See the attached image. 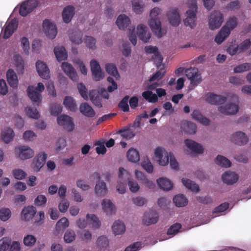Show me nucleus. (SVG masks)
Wrapping results in <instances>:
<instances>
[{
	"label": "nucleus",
	"mask_w": 251,
	"mask_h": 251,
	"mask_svg": "<svg viewBox=\"0 0 251 251\" xmlns=\"http://www.w3.org/2000/svg\"><path fill=\"white\" fill-rule=\"evenodd\" d=\"M69 225V223L68 220L66 217H63L56 223V228L57 230H60L61 228H66Z\"/></svg>",
	"instance_id": "54"
},
{
	"label": "nucleus",
	"mask_w": 251,
	"mask_h": 251,
	"mask_svg": "<svg viewBox=\"0 0 251 251\" xmlns=\"http://www.w3.org/2000/svg\"><path fill=\"white\" fill-rule=\"evenodd\" d=\"M229 34V29L226 27H223L218 34L216 36L215 41L217 44H220Z\"/></svg>",
	"instance_id": "34"
},
{
	"label": "nucleus",
	"mask_w": 251,
	"mask_h": 251,
	"mask_svg": "<svg viewBox=\"0 0 251 251\" xmlns=\"http://www.w3.org/2000/svg\"><path fill=\"white\" fill-rule=\"evenodd\" d=\"M11 211L9 208H3L0 210V219L3 221H6L10 217Z\"/></svg>",
	"instance_id": "60"
},
{
	"label": "nucleus",
	"mask_w": 251,
	"mask_h": 251,
	"mask_svg": "<svg viewBox=\"0 0 251 251\" xmlns=\"http://www.w3.org/2000/svg\"><path fill=\"white\" fill-rule=\"evenodd\" d=\"M137 34L139 39L145 43H147L151 37V33L147 32V26L142 24L137 26Z\"/></svg>",
	"instance_id": "18"
},
{
	"label": "nucleus",
	"mask_w": 251,
	"mask_h": 251,
	"mask_svg": "<svg viewBox=\"0 0 251 251\" xmlns=\"http://www.w3.org/2000/svg\"><path fill=\"white\" fill-rule=\"evenodd\" d=\"M182 182L187 188L191 190L192 191L198 192L199 190L198 185L189 179L183 178L182 179Z\"/></svg>",
	"instance_id": "43"
},
{
	"label": "nucleus",
	"mask_w": 251,
	"mask_h": 251,
	"mask_svg": "<svg viewBox=\"0 0 251 251\" xmlns=\"http://www.w3.org/2000/svg\"><path fill=\"white\" fill-rule=\"evenodd\" d=\"M75 14L74 6L69 5L64 8L62 12V18L65 23H69L72 20Z\"/></svg>",
	"instance_id": "26"
},
{
	"label": "nucleus",
	"mask_w": 251,
	"mask_h": 251,
	"mask_svg": "<svg viewBox=\"0 0 251 251\" xmlns=\"http://www.w3.org/2000/svg\"><path fill=\"white\" fill-rule=\"evenodd\" d=\"M164 64H159L158 66H157L158 68H160V70L157 71L149 79L150 81H153L155 80H159L162 77L165 73V71L163 67H164Z\"/></svg>",
	"instance_id": "48"
},
{
	"label": "nucleus",
	"mask_w": 251,
	"mask_h": 251,
	"mask_svg": "<svg viewBox=\"0 0 251 251\" xmlns=\"http://www.w3.org/2000/svg\"><path fill=\"white\" fill-rule=\"evenodd\" d=\"M237 25V19L234 17H230L226 23V25L223 27H226L229 29L230 32L231 30L234 29Z\"/></svg>",
	"instance_id": "58"
},
{
	"label": "nucleus",
	"mask_w": 251,
	"mask_h": 251,
	"mask_svg": "<svg viewBox=\"0 0 251 251\" xmlns=\"http://www.w3.org/2000/svg\"><path fill=\"white\" fill-rule=\"evenodd\" d=\"M116 23L120 29L125 30L129 26L131 22L128 17L123 14L118 16Z\"/></svg>",
	"instance_id": "25"
},
{
	"label": "nucleus",
	"mask_w": 251,
	"mask_h": 251,
	"mask_svg": "<svg viewBox=\"0 0 251 251\" xmlns=\"http://www.w3.org/2000/svg\"><path fill=\"white\" fill-rule=\"evenodd\" d=\"M224 22V15L219 11H214L209 19V27L211 30H214L221 26Z\"/></svg>",
	"instance_id": "5"
},
{
	"label": "nucleus",
	"mask_w": 251,
	"mask_h": 251,
	"mask_svg": "<svg viewBox=\"0 0 251 251\" xmlns=\"http://www.w3.org/2000/svg\"><path fill=\"white\" fill-rule=\"evenodd\" d=\"M157 183L160 188L163 190L169 191L173 187V183L166 178H159L157 179Z\"/></svg>",
	"instance_id": "39"
},
{
	"label": "nucleus",
	"mask_w": 251,
	"mask_h": 251,
	"mask_svg": "<svg viewBox=\"0 0 251 251\" xmlns=\"http://www.w3.org/2000/svg\"><path fill=\"white\" fill-rule=\"evenodd\" d=\"M205 100L211 104L219 105L224 103L226 100V98L213 93H208L206 95Z\"/></svg>",
	"instance_id": "14"
},
{
	"label": "nucleus",
	"mask_w": 251,
	"mask_h": 251,
	"mask_svg": "<svg viewBox=\"0 0 251 251\" xmlns=\"http://www.w3.org/2000/svg\"><path fill=\"white\" fill-rule=\"evenodd\" d=\"M7 81L10 86L13 88H17L18 85L17 75L12 69H9L6 73Z\"/></svg>",
	"instance_id": "21"
},
{
	"label": "nucleus",
	"mask_w": 251,
	"mask_h": 251,
	"mask_svg": "<svg viewBox=\"0 0 251 251\" xmlns=\"http://www.w3.org/2000/svg\"><path fill=\"white\" fill-rule=\"evenodd\" d=\"M197 6L196 0L192 1L191 7L186 12L187 17L184 20V24L186 26H189L194 28L196 25Z\"/></svg>",
	"instance_id": "4"
},
{
	"label": "nucleus",
	"mask_w": 251,
	"mask_h": 251,
	"mask_svg": "<svg viewBox=\"0 0 251 251\" xmlns=\"http://www.w3.org/2000/svg\"><path fill=\"white\" fill-rule=\"evenodd\" d=\"M24 244L27 247H32L36 242V238L32 235H27L24 238Z\"/></svg>",
	"instance_id": "53"
},
{
	"label": "nucleus",
	"mask_w": 251,
	"mask_h": 251,
	"mask_svg": "<svg viewBox=\"0 0 251 251\" xmlns=\"http://www.w3.org/2000/svg\"><path fill=\"white\" fill-rule=\"evenodd\" d=\"M57 121L59 126H62L68 131H72L74 129L73 119L69 116L62 115L57 118Z\"/></svg>",
	"instance_id": "9"
},
{
	"label": "nucleus",
	"mask_w": 251,
	"mask_h": 251,
	"mask_svg": "<svg viewBox=\"0 0 251 251\" xmlns=\"http://www.w3.org/2000/svg\"><path fill=\"white\" fill-rule=\"evenodd\" d=\"M96 244L100 250H105L109 246V240L106 237L100 236L98 238Z\"/></svg>",
	"instance_id": "45"
},
{
	"label": "nucleus",
	"mask_w": 251,
	"mask_h": 251,
	"mask_svg": "<svg viewBox=\"0 0 251 251\" xmlns=\"http://www.w3.org/2000/svg\"><path fill=\"white\" fill-rule=\"evenodd\" d=\"M129 96H126L119 102L118 106L124 112H128L129 110V106L128 104V101L129 99Z\"/></svg>",
	"instance_id": "52"
},
{
	"label": "nucleus",
	"mask_w": 251,
	"mask_h": 251,
	"mask_svg": "<svg viewBox=\"0 0 251 251\" xmlns=\"http://www.w3.org/2000/svg\"><path fill=\"white\" fill-rule=\"evenodd\" d=\"M215 163L223 167L228 168L231 166V163L226 157L218 155L215 159Z\"/></svg>",
	"instance_id": "42"
},
{
	"label": "nucleus",
	"mask_w": 251,
	"mask_h": 251,
	"mask_svg": "<svg viewBox=\"0 0 251 251\" xmlns=\"http://www.w3.org/2000/svg\"><path fill=\"white\" fill-rule=\"evenodd\" d=\"M118 177L124 181H127L129 189L132 193H136L139 190L140 186L137 181L130 178V175L124 168H119Z\"/></svg>",
	"instance_id": "3"
},
{
	"label": "nucleus",
	"mask_w": 251,
	"mask_h": 251,
	"mask_svg": "<svg viewBox=\"0 0 251 251\" xmlns=\"http://www.w3.org/2000/svg\"><path fill=\"white\" fill-rule=\"evenodd\" d=\"M15 152L18 156L23 160L31 158L34 155L33 151L27 146L16 147Z\"/></svg>",
	"instance_id": "11"
},
{
	"label": "nucleus",
	"mask_w": 251,
	"mask_h": 251,
	"mask_svg": "<svg viewBox=\"0 0 251 251\" xmlns=\"http://www.w3.org/2000/svg\"><path fill=\"white\" fill-rule=\"evenodd\" d=\"M117 133L121 134V136L126 139H130L135 135V131L128 126H125L120 129Z\"/></svg>",
	"instance_id": "33"
},
{
	"label": "nucleus",
	"mask_w": 251,
	"mask_h": 251,
	"mask_svg": "<svg viewBox=\"0 0 251 251\" xmlns=\"http://www.w3.org/2000/svg\"><path fill=\"white\" fill-rule=\"evenodd\" d=\"M104 141H99L96 142V145L99 146L96 149V152L98 154H104L106 151V149L104 145Z\"/></svg>",
	"instance_id": "64"
},
{
	"label": "nucleus",
	"mask_w": 251,
	"mask_h": 251,
	"mask_svg": "<svg viewBox=\"0 0 251 251\" xmlns=\"http://www.w3.org/2000/svg\"><path fill=\"white\" fill-rule=\"evenodd\" d=\"M95 191L98 196H104L107 194L108 191L106 183L103 181H98L96 184Z\"/></svg>",
	"instance_id": "31"
},
{
	"label": "nucleus",
	"mask_w": 251,
	"mask_h": 251,
	"mask_svg": "<svg viewBox=\"0 0 251 251\" xmlns=\"http://www.w3.org/2000/svg\"><path fill=\"white\" fill-rule=\"evenodd\" d=\"M79 110L80 113L86 117L92 118L95 115L94 110L87 103H81L79 107Z\"/></svg>",
	"instance_id": "27"
},
{
	"label": "nucleus",
	"mask_w": 251,
	"mask_h": 251,
	"mask_svg": "<svg viewBox=\"0 0 251 251\" xmlns=\"http://www.w3.org/2000/svg\"><path fill=\"white\" fill-rule=\"evenodd\" d=\"M92 77L94 80L98 81L102 79L104 75L100 64H91Z\"/></svg>",
	"instance_id": "19"
},
{
	"label": "nucleus",
	"mask_w": 251,
	"mask_h": 251,
	"mask_svg": "<svg viewBox=\"0 0 251 251\" xmlns=\"http://www.w3.org/2000/svg\"><path fill=\"white\" fill-rule=\"evenodd\" d=\"M191 116L193 119L203 125L208 126L210 124V120L206 117H204L199 110H194L191 114Z\"/></svg>",
	"instance_id": "24"
},
{
	"label": "nucleus",
	"mask_w": 251,
	"mask_h": 251,
	"mask_svg": "<svg viewBox=\"0 0 251 251\" xmlns=\"http://www.w3.org/2000/svg\"><path fill=\"white\" fill-rule=\"evenodd\" d=\"M62 69L65 74L74 81L78 80V76L74 68L71 64H62Z\"/></svg>",
	"instance_id": "17"
},
{
	"label": "nucleus",
	"mask_w": 251,
	"mask_h": 251,
	"mask_svg": "<svg viewBox=\"0 0 251 251\" xmlns=\"http://www.w3.org/2000/svg\"><path fill=\"white\" fill-rule=\"evenodd\" d=\"M218 110L225 115H234L238 111L239 106L235 103H229L225 106H219Z\"/></svg>",
	"instance_id": "16"
},
{
	"label": "nucleus",
	"mask_w": 251,
	"mask_h": 251,
	"mask_svg": "<svg viewBox=\"0 0 251 251\" xmlns=\"http://www.w3.org/2000/svg\"><path fill=\"white\" fill-rule=\"evenodd\" d=\"M248 140L247 136L245 133L241 131H237L231 136V142L239 146L246 144Z\"/></svg>",
	"instance_id": "13"
},
{
	"label": "nucleus",
	"mask_w": 251,
	"mask_h": 251,
	"mask_svg": "<svg viewBox=\"0 0 251 251\" xmlns=\"http://www.w3.org/2000/svg\"><path fill=\"white\" fill-rule=\"evenodd\" d=\"M47 157V154L46 153H44L43 156H41V162H39V159L37 158V157H35L32 163V166L34 170L36 172H38L40 170V169L45 164L46 159Z\"/></svg>",
	"instance_id": "36"
},
{
	"label": "nucleus",
	"mask_w": 251,
	"mask_h": 251,
	"mask_svg": "<svg viewBox=\"0 0 251 251\" xmlns=\"http://www.w3.org/2000/svg\"><path fill=\"white\" fill-rule=\"evenodd\" d=\"M84 42L86 46L91 49H94L96 48V40L95 38L91 36H86L84 39Z\"/></svg>",
	"instance_id": "63"
},
{
	"label": "nucleus",
	"mask_w": 251,
	"mask_h": 251,
	"mask_svg": "<svg viewBox=\"0 0 251 251\" xmlns=\"http://www.w3.org/2000/svg\"><path fill=\"white\" fill-rule=\"evenodd\" d=\"M112 228L115 235H119L125 232L126 226L124 223L117 221L114 223Z\"/></svg>",
	"instance_id": "37"
},
{
	"label": "nucleus",
	"mask_w": 251,
	"mask_h": 251,
	"mask_svg": "<svg viewBox=\"0 0 251 251\" xmlns=\"http://www.w3.org/2000/svg\"><path fill=\"white\" fill-rule=\"evenodd\" d=\"M158 218V214L155 211L150 210L145 213L143 222L145 225L149 226L156 223Z\"/></svg>",
	"instance_id": "12"
},
{
	"label": "nucleus",
	"mask_w": 251,
	"mask_h": 251,
	"mask_svg": "<svg viewBox=\"0 0 251 251\" xmlns=\"http://www.w3.org/2000/svg\"><path fill=\"white\" fill-rule=\"evenodd\" d=\"M54 52L56 58L58 61L65 60L67 58V52L63 47H55L54 49Z\"/></svg>",
	"instance_id": "32"
},
{
	"label": "nucleus",
	"mask_w": 251,
	"mask_h": 251,
	"mask_svg": "<svg viewBox=\"0 0 251 251\" xmlns=\"http://www.w3.org/2000/svg\"><path fill=\"white\" fill-rule=\"evenodd\" d=\"M39 75L43 79L50 78V70L47 64H36Z\"/></svg>",
	"instance_id": "29"
},
{
	"label": "nucleus",
	"mask_w": 251,
	"mask_h": 251,
	"mask_svg": "<svg viewBox=\"0 0 251 251\" xmlns=\"http://www.w3.org/2000/svg\"><path fill=\"white\" fill-rule=\"evenodd\" d=\"M184 142L187 148L193 152L198 154L203 153V148L201 144L190 139H186Z\"/></svg>",
	"instance_id": "22"
},
{
	"label": "nucleus",
	"mask_w": 251,
	"mask_h": 251,
	"mask_svg": "<svg viewBox=\"0 0 251 251\" xmlns=\"http://www.w3.org/2000/svg\"><path fill=\"white\" fill-rule=\"evenodd\" d=\"M127 157L129 161L137 162L140 159L139 152L135 149H130L127 152Z\"/></svg>",
	"instance_id": "44"
},
{
	"label": "nucleus",
	"mask_w": 251,
	"mask_h": 251,
	"mask_svg": "<svg viewBox=\"0 0 251 251\" xmlns=\"http://www.w3.org/2000/svg\"><path fill=\"white\" fill-rule=\"evenodd\" d=\"M101 205L106 215H110L115 213V206L110 200L104 199L102 201Z\"/></svg>",
	"instance_id": "28"
},
{
	"label": "nucleus",
	"mask_w": 251,
	"mask_h": 251,
	"mask_svg": "<svg viewBox=\"0 0 251 251\" xmlns=\"http://www.w3.org/2000/svg\"><path fill=\"white\" fill-rule=\"evenodd\" d=\"M77 89L81 97L84 100H87L88 96L87 95V89L86 86L83 83H80L77 85Z\"/></svg>",
	"instance_id": "62"
},
{
	"label": "nucleus",
	"mask_w": 251,
	"mask_h": 251,
	"mask_svg": "<svg viewBox=\"0 0 251 251\" xmlns=\"http://www.w3.org/2000/svg\"><path fill=\"white\" fill-rule=\"evenodd\" d=\"M167 17L171 25L176 26L179 25L180 18L177 9H174L169 11L167 13Z\"/></svg>",
	"instance_id": "20"
},
{
	"label": "nucleus",
	"mask_w": 251,
	"mask_h": 251,
	"mask_svg": "<svg viewBox=\"0 0 251 251\" xmlns=\"http://www.w3.org/2000/svg\"><path fill=\"white\" fill-rule=\"evenodd\" d=\"M132 7L134 11L137 14H140L143 10L144 4L141 0H132Z\"/></svg>",
	"instance_id": "50"
},
{
	"label": "nucleus",
	"mask_w": 251,
	"mask_h": 251,
	"mask_svg": "<svg viewBox=\"0 0 251 251\" xmlns=\"http://www.w3.org/2000/svg\"><path fill=\"white\" fill-rule=\"evenodd\" d=\"M44 89V85L41 82H39L37 84V87L29 86L27 88V92L28 97L33 102L37 103L38 105L41 103L42 99L40 93L43 91Z\"/></svg>",
	"instance_id": "2"
},
{
	"label": "nucleus",
	"mask_w": 251,
	"mask_h": 251,
	"mask_svg": "<svg viewBox=\"0 0 251 251\" xmlns=\"http://www.w3.org/2000/svg\"><path fill=\"white\" fill-rule=\"evenodd\" d=\"M155 157L159 161V163L161 166H165L168 164L171 156H173V153L168 152L163 148L161 147L157 148L154 151Z\"/></svg>",
	"instance_id": "6"
},
{
	"label": "nucleus",
	"mask_w": 251,
	"mask_h": 251,
	"mask_svg": "<svg viewBox=\"0 0 251 251\" xmlns=\"http://www.w3.org/2000/svg\"><path fill=\"white\" fill-rule=\"evenodd\" d=\"M26 115L30 118L38 119L40 117V114L36 108L27 107L25 108Z\"/></svg>",
	"instance_id": "51"
},
{
	"label": "nucleus",
	"mask_w": 251,
	"mask_h": 251,
	"mask_svg": "<svg viewBox=\"0 0 251 251\" xmlns=\"http://www.w3.org/2000/svg\"><path fill=\"white\" fill-rule=\"evenodd\" d=\"M251 70V64H240L234 69L235 73H242Z\"/></svg>",
	"instance_id": "61"
},
{
	"label": "nucleus",
	"mask_w": 251,
	"mask_h": 251,
	"mask_svg": "<svg viewBox=\"0 0 251 251\" xmlns=\"http://www.w3.org/2000/svg\"><path fill=\"white\" fill-rule=\"evenodd\" d=\"M185 74L191 81V84L194 86H197L201 81V74L195 68H190L185 70Z\"/></svg>",
	"instance_id": "8"
},
{
	"label": "nucleus",
	"mask_w": 251,
	"mask_h": 251,
	"mask_svg": "<svg viewBox=\"0 0 251 251\" xmlns=\"http://www.w3.org/2000/svg\"><path fill=\"white\" fill-rule=\"evenodd\" d=\"M181 227L179 223H176L172 225L168 229L167 234L174 236L177 233Z\"/></svg>",
	"instance_id": "56"
},
{
	"label": "nucleus",
	"mask_w": 251,
	"mask_h": 251,
	"mask_svg": "<svg viewBox=\"0 0 251 251\" xmlns=\"http://www.w3.org/2000/svg\"><path fill=\"white\" fill-rule=\"evenodd\" d=\"M87 218L90 224L92 225L93 228L97 229L100 227L101 225L100 222L95 215L88 214L87 215Z\"/></svg>",
	"instance_id": "47"
},
{
	"label": "nucleus",
	"mask_w": 251,
	"mask_h": 251,
	"mask_svg": "<svg viewBox=\"0 0 251 251\" xmlns=\"http://www.w3.org/2000/svg\"><path fill=\"white\" fill-rule=\"evenodd\" d=\"M14 133L12 129L10 128H5L1 133V139L5 143H9L13 139Z\"/></svg>",
	"instance_id": "38"
},
{
	"label": "nucleus",
	"mask_w": 251,
	"mask_h": 251,
	"mask_svg": "<svg viewBox=\"0 0 251 251\" xmlns=\"http://www.w3.org/2000/svg\"><path fill=\"white\" fill-rule=\"evenodd\" d=\"M44 31L46 36L50 39H54L57 34V28L54 24L49 20H45L43 23Z\"/></svg>",
	"instance_id": "10"
},
{
	"label": "nucleus",
	"mask_w": 251,
	"mask_h": 251,
	"mask_svg": "<svg viewBox=\"0 0 251 251\" xmlns=\"http://www.w3.org/2000/svg\"><path fill=\"white\" fill-rule=\"evenodd\" d=\"M174 202L177 207H183L188 203V200L182 194H178L173 199Z\"/></svg>",
	"instance_id": "41"
},
{
	"label": "nucleus",
	"mask_w": 251,
	"mask_h": 251,
	"mask_svg": "<svg viewBox=\"0 0 251 251\" xmlns=\"http://www.w3.org/2000/svg\"><path fill=\"white\" fill-rule=\"evenodd\" d=\"M238 176L235 173L227 171L222 176V179L224 183L227 184H233L238 180Z\"/></svg>",
	"instance_id": "23"
},
{
	"label": "nucleus",
	"mask_w": 251,
	"mask_h": 251,
	"mask_svg": "<svg viewBox=\"0 0 251 251\" xmlns=\"http://www.w3.org/2000/svg\"><path fill=\"white\" fill-rule=\"evenodd\" d=\"M62 111V106L60 104H52L50 107V114L52 115L58 116Z\"/></svg>",
	"instance_id": "59"
},
{
	"label": "nucleus",
	"mask_w": 251,
	"mask_h": 251,
	"mask_svg": "<svg viewBox=\"0 0 251 251\" xmlns=\"http://www.w3.org/2000/svg\"><path fill=\"white\" fill-rule=\"evenodd\" d=\"M36 213L35 208L33 206L25 207L22 212L23 218L26 221L31 219Z\"/></svg>",
	"instance_id": "35"
},
{
	"label": "nucleus",
	"mask_w": 251,
	"mask_h": 251,
	"mask_svg": "<svg viewBox=\"0 0 251 251\" xmlns=\"http://www.w3.org/2000/svg\"><path fill=\"white\" fill-rule=\"evenodd\" d=\"M82 34L81 32H75L70 37L71 41L75 44L79 45L82 42Z\"/></svg>",
	"instance_id": "57"
},
{
	"label": "nucleus",
	"mask_w": 251,
	"mask_h": 251,
	"mask_svg": "<svg viewBox=\"0 0 251 251\" xmlns=\"http://www.w3.org/2000/svg\"><path fill=\"white\" fill-rule=\"evenodd\" d=\"M161 11V10L158 7H154L150 12L149 25L154 35L158 38L161 37L166 33V30L161 28V23L158 17Z\"/></svg>",
	"instance_id": "1"
},
{
	"label": "nucleus",
	"mask_w": 251,
	"mask_h": 251,
	"mask_svg": "<svg viewBox=\"0 0 251 251\" xmlns=\"http://www.w3.org/2000/svg\"><path fill=\"white\" fill-rule=\"evenodd\" d=\"M75 237V234L74 231L69 229L66 231L64 236V239L65 242L70 243L73 242Z\"/></svg>",
	"instance_id": "55"
},
{
	"label": "nucleus",
	"mask_w": 251,
	"mask_h": 251,
	"mask_svg": "<svg viewBox=\"0 0 251 251\" xmlns=\"http://www.w3.org/2000/svg\"><path fill=\"white\" fill-rule=\"evenodd\" d=\"M38 2L35 0H28L22 3L21 5L19 13L24 17L27 16L38 6Z\"/></svg>",
	"instance_id": "7"
},
{
	"label": "nucleus",
	"mask_w": 251,
	"mask_h": 251,
	"mask_svg": "<svg viewBox=\"0 0 251 251\" xmlns=\"http://www.w3.org/2000/svg\"><path fill=\"white\" fill-rule=\"evenodd\" d=\"M63 104L65 107L72 112H75L77 109L75 100L70 96H66L64 99Z\"/></svg>",
	"instance_id": "30"
},
{
	"label": "nucleus",
	"mask_w": 251,
	"mask_h": 251,
	"mask_svg": "<svg viewBox=\"0 0 251 251\" xmlns=\"http://www.w3.org/2000/svg\"><path fill=\"white\" fill-rule=\"evenodd\" d=\"M17 28V24L16 20H12L5 24V27L3 30L2 37L7 39L9 38L14 32Z\"/></svg>",
	"instance_id": "15"
},
{
	"label": "nucleus",
	"mask_w": 251,
	"mask_h": 251,
	"mask_svg": "<svg viewBox=\"0 0 251 251\" xmlns=\"http://www.w3.org/2000/svg\"><path fill=\"white\" fill-rule=\"evenodd\" d=\"M145 50L147 53H154L156 56L158 60V63H162V57L159 53L158 48L156 47H152L151 46H147L145 48Z\"/></svg>",
	"instance_id": "49"
},
{
	"label": "nucleus",
	"mask_w": 251,
	"mask_h": 251,
	"mask_svg": "<svg viewBox=\"0 0 251 251\" xmlns=\"http://www.w3.org/2000/svg\"><path fill=\"white\" fill-rule=\"evenodd\" d=\"M105 69L107 73L111 75L114 76L116 79L120 77V75L118 72L115 64H106Z\"/></svg>",
	"instance_id": "46"
},
{
	"label": "nucleus",
	"mask_w": 251,
	"mask_h": 251,
	"mask_svg": "<svg viewBox=\"0 0 251 251\" xmlns=\"http://www.w3.org/2000/svg\"><path fill=\"white\" fill-rule=\"evenodd\" d=\"M181 128L185 132L190 134L195 133L197 130L196 125L189 122H185Z\"/></svg>",
	"instance_id": "40"
}]
</instances>
